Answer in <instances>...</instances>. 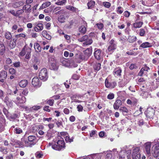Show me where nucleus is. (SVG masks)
Returning <instances> with one entry per match:
<instances>
[{"label": "nucleus", "instance_id": "1", "mask_svg": "<svg viewBox=\"0 0 159 159\" xmlns=\"http://www.w3.org/2000/svg\"><path fill=\"white\" fill-rule=\"evenodd\" d=\"M39 76L40 79L43 81H47L48 77V74L47 69L45 68L42 69L39 72Z\"/></svg>", "mask_w": 159, "mask_h": 159}, {"label": "nucleus", "instance_id": "2", "mask_svg": "<svg viewBox=\"0 0 159 159\" xmlns=\"http://www.w3.org/2000/svg\"><path fill=\"white\" fill-rule=\"evenodd\" d=\"M65 146V142L63 140H59L57 143V144L52 145V148L56 150H60L63 148Z\"/></svg>", "mask_w": 159, "mask_h": 159}, {"label": "nucleus", "instance_id": "3", "mask_svg": "<svg viewBox=\"0 0 159 159\" xmlns=\"http://www.w3.org/2000/svg\"><path fill=\"white\" fill-rule=\"evenodd\" d=\"M32 84L34 87L39 88L41 86L42 83L40 82L37 77H35L32 80Z\"/></svg>", "mask_w": 159, "mask_h": 159}, {"label": "nucleus", "instance_id": "4", "mask_svg": "<svg viewBox=\"0 0 159 159\" xmlns=\"http://www.w3.org/2000/svg\"><path fill=\"white\" fill-rule=\"evenodd\" d=\"M15 102L18 104L24 103L26 102V98L22 94H20L19 96L17 97Z\"/></svg>", "mask_w": 159, "mask_h": 159}, {"label": "nucleus", "instance_id": "5", "mask_svg": "<svg viewBox=\"0 0 159 159\" xmlns=\"http://www.w3.org/2000/svg\"><path fill=\"white\" fill-rule=\"evenodd\" d=\"M49 63L50 64V68L51 70H57L58 68V66L56 64V62L54 59L51 58L49 59Z\"/></svg>", "mask_w": 159, "mask_h": 159}, {"label": "nucleus", "instance_id": "6", "mask_svg": "<svg viewBox=\"0 0 159 159\" xmlns=\"http://www.w3.org/2000/svg\"><path fill=\"white\" fill-rule=\"evenodd\" d=\"M84 53L85 55V57H80V58L82 60H85L88 59V57H89L92 53V49L91 48H87L84 51Z\"/></svg>", "mask_w": 159, "mask_h": 159}, {"label": "nucleus", "instance_id": "7", "mask_svg": "<svg viewBox=\"0 0 159 159\" xmlns=\"http://www.w3.org/2000/svg\"><path fill=\"white\" fill-rule=\"evenodd\" d=\"M61 62L63 66L66 67H71V62L70 60L66 58H62L61 60Z\"/></svg>", "mask_w": 159, "mask_h": 159}, {"label": "nucleus", "instance_id": "8", "mask_svg": "<svg viewBox=\"0 0 159 159\" xmlns=\"http://www.w3.org/2000/svg\"><path fill=\"white\" fill-rule=\"evenodd\" d=\"M152 143L151 142H148L144 145V150L146 153L148 155L151 154V148Z\"/></svg>", "mask_w": 159, "mask_h": 159}, {"label": "nucleus", "instance_id": "9", "mask_svg": "<svg viewBox=\"0 0 159 159\" xmlns=\"http://www.w3.org/2000/svg\"><path fill=\"white\" fill-rule=\"evenodd\" d=\"M105 84L106 87L113 89L116 85V83L115 82H113L110 83L108 82L107 79H106L105 81Z\"/></svg>", "mask_w": 159, "mask_h": 159}, {"label": "nucleus", "instance_id": "10", "mask_svg": "<svg viewBox=\"0 0 159 159\" xmlns=\"http://www.w3.org/2000/svg\"><path fill=\"white\" fill-rule=\"evenodd\" d=\"M122 105L121 101L120 99H117L113 104V108L115 110H118Z\"/></svg>", "mask_w": 159, "mask_h": 159}, {"label": "nucleus", "instance_id": "11", "mask_svg": "<svg viewBox=\"0 0 159 159\" xmlns=\"http://www.w3.org/2000/svg\"><path fill=\"white\" fill-rule=\"evenodd\" d=\"M28 139L29 141L33 145H34L36 143L37 138L35 136L30 135L28 137Z\"/></svg>", "mask_w": 159, "mask_h": 159}, {"label": "nucleus", "instance_id": "12", "mask_svg": "<svg viewBox=\"0 0 159 159\" xmlns=\"http://www.w3.org/2000/svg\"><path fill=\"white\" fill-rule=\"evenodd\" d=\"M42 35L44 38L48 40H50L51 39L52 37L48 33L46 30H43L42 33Z\"/></svg>", "mask_w": 159, "mask_h": 159}, {"label": "nucleus", "instance_id": "13", "mask_svg": "<svg viewBox=\"0 0 159 159\" xmlns=\"http://www.w3.org/2000/svg\"><path fill=\"white\" fill-rule=\"evenodd\" d=\"M152 153L154 157H157L159 155V146H156L153 150Z\"/></svg>", "mask_w": 159, "mask_h": 159}, {"label": "nucleus", "instance_id": "14", "mask_svg": "<svg viewBox=\"0 0 159 159\" xmlns=\"http://www.w3.org/2000/svg\"><path fill=\"white\" fill-rule=\"evenodd\" d=\"M66 8L68 10L75 13L79 11L78 8L70 5L66 6Z\"/></svg>", "mask_w": 159, "mask_h": 159}, {"label": "nucleus", "instance_id": "15", "mask_svg": "<svg viewBox=\"0 0 159 159\" xmlns=\"http://www.w3.org/2000/svg\"><path fill=\"white\" fill-rule=\"evenodd\" d=\"M28 82L27 80H24L20 81L19 83V85L21 87L24 88L27 85Z\"/></svg>", "mask_w": 159, "mask_h": 159}, {"label": "nucleus", "instance_id": "16", "mask_svg": "<svg viewBox=\"0 0 159 159\" xmlns=\"http://www.w3.org/2000/svg\"><path fill=\"white\" fill-rule=\"evenodd\" d=\"M121 70L119 68H116L114 69L113 74L115 77L121 75Z\"/></svg>", "mask_w": 159, "mask_h": 159}, {"label": "nucleus", "instance_id": "17", "mask_svg": "<svg viewBox=\"0 0 159 159\" xmlns=\"http://www.w3.org/2000/svg\"><path fill=\"white\" fill-rule=\"evenodd\" d=\"M6 48L3 43H0V55H2L5 52Z\"/></svg>", "mask_w": 159, "mask_h": 159}, {"label": "nucleus", "instance_id": "18", "mask_svg": "<svg viewBox=\"0 0 159 159\" xmlns=\"http://www.w3.org/2000/svg\"><path fill=\"white\" fill-rule=\"evenodd\" d=\"M152 45L151 43L148 42H146L143 43L140 46V47L143 48L150 47L152 46Z\"/></svg>", "mask_w": 159, "mask_h": 159}, {"label": "nucleus", "instance_id": "19", "mask_svg": "<svg viewBox=\"0 0 159 159\" xmlns=\"http://www.w3.org/2000/svg\"><path fill=\"white\" fill-rule=\"evenodd\" d=\"M22 144L23 145V147H31L33 145L31 143H30L27 141L22 140Z\"/></svg>", "mask_w": 159, "mask_h": 159}, {"label": "nucleus", "instance_id": "20", "mask_svg": "<svg viewBox=\"0 0 159 159\" xmlns=\"http://www.w3.org/2000/svg\"><path fill=\"white\" fill-rule=\"evenodd\" d=\"M51 4V2L49 1L45 3H43L42 6L40 7L39 9H43L49 6Z\"/></svg>", "mask_w": 159, "mask_h": 159}, {"label": "nucleus", "instance_id": "21", "mask_svg": "<svg viewBox=\"0 0 159 159\" xmlns=\"http://www.w3.org/2000/svg\"><path fill=\"white\" fill-rule=\"evenodd\" d=\"M34 47L36 52H39L41 51V48L40 45L38 43H34Z\"/></svg>", "mask_w": 159, "mask_h": 159}, {"label": "nucleus", "instance_id": "22", "mask_svg": "<svg viewBox=\"0 0 159 159\" xmlns=\"http://www.w3.org/2000/svg\"><path fill=\"white\" fill-rule=\"evenodd\" d=\"M143 24V23L142 22H136L134 23L133 26L135 28H140L142 27Z\"/></svg>", "mask_w": 159, "mask_h": 159}, {"label": "nucleus", "instance_id": "23", "mask_svg": "<svg viewBox=\"0 0 159 159\" xmlns=\"http://www.w3.org/2000/svg\"><path fill=\"white\" fill-rule=\"evenodd\" d=\"M14 144L16 146V147L18 148H23V145L22 144V141H20L18 140L15 141Z\"/></svg>", "mask_w": 159, "mask_h": 159}, {"label": "nucleus", "instance_id": "24", "mask_svg": "<svg viewBox=\"0 0 159 159\" xmlns=\"http://www.w3.org/2000/svg\"><path fill=\"white\" fill-rule=\"evenodd\" d=\"M7 76V73L6 71L3 70L0 72V78L6 79Z\"/></svg>", "mask_w": 159, "mask_h": 159}, {"label": "nucleus", "instance_id": "25", "mask_svg": "<svg viewBox=\"0 0 159 159\" xmlns=\"http://www.w3.org/2000/svg\"><path fill=\"white\" fill-rule=\"evenodd\" d=\"M27 48H29V47H27L26 45H25L22 49L21 52L20 53V55L21 56H23L26 53H27Z\"/></svg>", "mask_w": 159, "mask_h": 159}, {"label": "nucleus", "instance_id": "26", "mask_svg": "<svg viewBox=\"0 0 159 159\" xmlns=\"http://www.w3.org/2000/svg\"><path fill=\"white\" fill-rule=\"evenodd\" d=\"M139 148L138 147H136L134 148L132 152V157L134 156H135L136 155H137L138 154H140L139 153Z\"/></svg>", "mask_w": 159, "mask_h": 159}, {"label": "nucleus", "instance_id": "27", "mask_svg": "<svg viewBox=\"0 0 159 159\" xmlns=\"http://www.w3.org/2000/svg\"><path fill=\"white\" fill-rule=\"evenodd\" d=\"M4 102L8 106H11L12 105V102L7 97H5L4 99Z\"/></svg>", "mask_w": 159, "mask_h": 159}, {"label": "nucleus", "instance_id": "28", "mask_svg": "<svg viewBox=\"0 0 159 159\" xmlns=\"http://www.w3.org/2000/svg\"><path fill=\"white\" fill-rule=\"evenodd\" d=\"M66 0H58L57 1L55 2V4L59 6H63L65 5L66 3Z\"/></svg>", "mask_w": 159, "mask_h": 159}, {"label": "nucleus", "instance_id": "29", "mask_svg": "<svg viewBox=\"0 0 159 159\" xmlns=\"http://www.w3.org/2000/svg\"><path fill=\"white\" fill-rule=\"evenodd\" d=\"M136 37L134 36H130L128 37V41L130 43H132L136 41Z\"/></svg>", "mask_w": 159, "mask_h": 159}, {"label": "nucleus", "instance_id": "30", "mask_svg": "<svg viewBox=\"0 0 159 159\" xmlns=\"http://www.w3.org/2000/svg\"><path fill=\"white\" fill-rule=\"evenodd\" d=\"M95 4V2L93 1L89 2L87 4L88 9H92L94 6Z\"/></svg>", "mask_w": 159, "mask_h": 159}, {"label": "nucleus", "instance_id": "31", "mask_svg": "<svg viewBox=\"0 0 159 159\" xmlns=\"http://www.w3.org/2000/svg\"><path fill=\"white\" fill-rule=\"evenodd\" d=\"M65 16L63 15H62L58 17V20L59 22L62 23L65 22Z\"/></svg>", "mask_w": 159, "mask_h": 159}, {"label": "nucleus", "instance_id": "32", "mask_svg": "<svg viewBox=\"0 0 159 159\" xmlns=\"http://www.w3.org/2000/svg\"><path fill=\"white\" fill-rule=\"evenodd\" d=\"M5 36L6 39L9 40L11 39L12 35L11 33L8 31H7L5 33Z\"/></svg>", "mask_w": 159, "mask_h": 159}, {"label": "nucleus", "instance_id": "33", "mask_svg": "<svg viewBox=\"0 0 159 159\" xmlns=\"http://www.w3.org/2000/svg\"><path fill=\"white\" fill-rule=\"evenodd\" d=\"M94 56L96 59L98 60H99V50L95 51L94 53Z\"/></svg>", "mask_w": 159, "mask_h": 159}, {"label": "nucleus", "instance_id": "34", "mask_svg": "<svg viewBox=\"0 0 159 159\" xmlns=\"http://www.w3.org/2000/svg\"><path fill=\"white\" fill-rule=\"evenodd\" d=\"M26 50H27V53L26 55L25 58L26 59H28L30 57V53L31 52V49L30 48H27Z\"/></svg>", "mask_w": 159, "mask_h": 159}, {"label": "nucleus", "instance_id": "35", "mask_svg": "<svg viewBox=\"0 0 159 159\" xmlns=\"http://www.w3.org/2000/svg\"><path fill=\"white\" fill-rule=\"evenodd\" d=\"M14 132L16 134H19L22 132V130L20 128L17 127L15 129Z\"/></svg>", "mask_w": 159, "mask_h": 159}, {"label": "nucleus", "instance_id": "36", "mask_svg": "<svg viewBox=\"0 0 159 159\" xmlns=\"http://www.w3.org/2000/svg\"><path fill=\"white\" fill-rule=\"evenodd\" d=\"M127 84L124 80H122L119 83V87H123L125 86Z\"/></svg>", "mask_w": 159, "mask_h": 159}, {"label": "nucleus", "instance_id": "37", "mask_svg": "<svg viewBox=\"0 0 159 159\" xmlns=\"http://www.w3.org/2000/svg\"><path fill=\"white\" fill-rule=\"evenodd\" d=\"M102 5L105 7L107 8H109L111 6V4L110 2H103Z\"/></svg>", "mask_w": 159, "mask_h": 159}, {"label": "nucleus", "instance_id": "38", "mask_svg": "<svg viewBox=\"0 0 159 159\" xmlns=\"http://www.w3.org/2000/svg\"><path fill=\"white\" fill-rule=\"evenodd\" d=\"M80 32L84 33L86 31V28L84 26H81L79 29Z\"/></svg>", "mask_w": 159, "mask_h": 159}, {"label": "nucleus", "instance_id": "39", "mask_svg": "<svg viewBox=\"0 0 159 159\" xmlns=\"http://www.w3.org/2000/svg\"><path fill=\"white\" fill-rule=\"evenodd\" d=\"M93 159H99V154L98 153H95L92 155L91 156Z\"/></svg>", "mask_w": 159, "mask_h": 159}, {"label": "nucleus", "instance_id": "40", "mask_svg": "<svg viewBox=\"0 0 159 159\" xmlns=\"http://www.w3.org/2000/svg\"><path fill=\"white\" fill-rule=\"evenodd\" d=\"M116 45H110L108 48V50L109 51H111L116 49Z\"/></svg>", "mask_w": 159, "mask_h": 159}, {"label": "nucleus", "instance_id": "41", "mask_svg": "<svg viewBox=\"0 0 159 159\" xmlns=\"http://www.w3.org/2000/svg\"><path fill=\"white\" fill-rule=\"evenodd\" d=\"M96 131L95 130H92L91 132L90 133V137L94 138V137H96V136H97V134H96Z\"/></svg>", "mask_w": 159, "mask_h": 159}, {"label": "nucleus", "instance_id": "42", "mask_svg": "<svg viewBox=\"0 0 159 159\" xmlns=\"http://www.w3.org/2000/svg\"><path fill=\"white\" fill-rule=\"evenodd\" d=\"M54 103V100L52 99H50L47 101V103L50 106H52Z\"/></svg>", "mask_w": 159, "mask_h": 159}, {"label": "nucleus", "instance_id": "43", "mask_svg": "<svg viewBox=\"0 0 159 159\" xmlns=\"http://www.w3.org/2000/svg\"><path fill=\"white\" fill-rule=\"evenodd\" d=\"M114 94L112 93H110L107 96V98L110 100L113 99L114 98Z\"/></svg>", "mask_w": 159, "mask_h": 159}, {"label": "nucleus", "instance_id": "44", "mask_svg": "<svg viewBox=\"0 0 159 159\" xmlns=\"http://www.w3.org/2000/svg\"><path fill=\"white\" fill-rule=\"evenodd\" d=\"M88 36L87 35H84L81 38L79 39V41L80 42L84 41H86L88 39Z\"/></svg>", "mask_w": 159, "mask_h": 159}, {"label": "nucleus", "instance_id": "45", "mask_svg": "<svg viewBox=\"0 0 159 159\" xmlns=\"http://www.w3.org/2000/svg\"><path fill=\"white\" fill-rule=\"evenodd\" d=\"M120 154L119 156V159H124L125 157V155H122V154L126 153V152L124 151H121V152H120Z\"/></svg>", "mask_w": 159, "mask_h": 159}, {"label": "nucleus", "instance_id": "46", "mask_svg": "<svg viewBox=\"0 0 159 159\" xmlns=\"http://www.w3.org/2000/svg\"><path fill=\"white\" fill-rule=\"evenodd\" d=\"M92 40L91 39H89L85 42L84 43V45L85 44L86 45H90L92 43Z\"/></svg>", "mask_w": 159, "mask_h": 159}, {"label": "nucleus", "instance_id": "47", "mask_svg": "<svg viewBox=\"0 0 159 159\" xmlns=\"http://www.w3.org/2000/svg\"><path fill=\"white\" fill-rule=\"evenodd\" d=\"M41 108L39 106H34L30 108V110H37Z\"/></svg>", "mask_w": 159, "mask_h": 159}, {"label": "nucleus", "instance_id": "48", "mask_svg": "<svg viewBox=\"0 0 159 159\" xmlns=\"http://www.w3.org/2000/svg\"><path fill=\"white\" fill-rule=\"evenodd\" d=\"M146 115L147 116L151 118L153 116V112H149L148 111H147L146 112Z\"/></svg>", "mask_w": 159, "mask_h": 159}, {"label": "nucleus", "instance_id": "49", "mask_svg": "<svg viewBox=\"0 0 159 159\" xmlns=\"http://www.w3.org/2000/svg\"><path fill=\"white\" fill-rule=\"evenodd\" d=\"M120 111H121L123 112L127 113L128 110L125 107H122L120 108Z\"/></svg>", "mask_w": 159, "mask_h": 159}, {"label": "nucleus", "instance_id": "50", "mask_svg": "<svg viewBox=\"0 0 159 159\" xmlns=\"http://www.w3.org/2000/svg\"><path fill=\"white\" fill-rule=\"evenodd\" d=\"M145 33V31L144 29H141L140 30L139 35L141 36H144Z\"/></svg>", "mask_w": 159, "mask_h": 159}, {"label": "nucleus", "instance_id": "51", "mask_svg": "<svg viewBox=\"0 0 159 159\" xmlns=\"http://www.w3.org/2000/svg\"><path fill=\"white\" fill-rule=\"evenodd\" d=\"M36 26L38 28H39V31H41L43 29V25L42 23H39L36 25Z\"/></svg>", "mask_w": 159, "mask_h": 159}, {"label": "nucleus", "instance_id": "52", "mask_svg": "<svg viewBox=\"0 0 159 159\" xmlns=\"http://www.w3.org/2000/svg\"><path fill=\"white\" fill-rule=\"evenodd\" d=\"M127 154V157L128 159H130V155L131 153V150H128L126 152Z\"/></svg>", "mask_w": 159, "mask_h": 159}, {"label": "nucleus", "instance_id": "53", "mask_svg": "<svg viewBox=\"0 0 159 159\" xmlns=\"http://www.w3.org/2000/svg\"><path fill=\"white\" fill-rule=\"evenodd\" d=\"M9 73L12 75L15 74L16 73L15 70L13 68H11L9 69Z\"/></svg>", "mask_w": 159, "mask_h": 159}, {"label": "nucleus", "instance_id": "54", "mask_svg": "<svg viewBox=\"0 0 159 159\" xmlns=\"http://www.w3.org/2000/svg\"><path fill=\"white\" fill-rule=\"evenodd\" d=\"M117 12L118 13H119L120 14H121L123 12V8L120 7H118Z\"/></svg>", "mask_w": 159, "mask_h": 159}, {"label": "nucleus", "instance_id": "55", "mask_svg": "<svg viewBox=\"0 0 159 159\" xmlns=\"http://www.w3.org/2000/svg\"><path fill=\"white\" fill-rule=\"evenodd\" d=\"M112 157V155L110 153L107 154L106 156V159H111Z\"/></svg>", "mask_w": 159, "mask_h": 159}, {"label": "nucleus", "instance_id": "56", "mask_svg": "<svg viewBox=\"0 0 159 159\" xmlns=\"http://www.w3.org/2000/svg\"><path fill=\"white\" fill-rule=\"evenodd\" d=\"M35 156L37 158H41L43 156V155L39 152H37L35 154Z\"/></svg>", "mask_w": 159, "mask_h": 159}, {"label": "nucleus", "instance_id": "57", "mask_svg": "<svg viewBox=\"0 0 159 159\" xmlns=\"http://www.w3.org/2000/svg\"><path fill=\"white\" fill-rule=\"evenodd\" d=\"M20 63L19 61L13 63V66L16 67H19L20 66Z\"/></svg>", "mask_w": 159, "mask_h": 159}, {"label": "nucleus", "instance_id": "58", "mask_svg": "<svg viewBox=\"0 0 159 159\" xmlns=\"http://www.w3.org/2000/svg\"><path fill=\"white\" fill-rule=\"evenodd\" d=\"M25 35L24 34H19L16 35V38H18L19 37H22V38H25Z\"/></svg>", "mask_w": 159, "mask_h": 159}, {"label": "nucleus", "instance_id": "59", "mask_svg": "<svg viewBox=\"0 0 159 159\" xmlns=\"http://www.w3.org/2000/svg\"><path fill=\"white\" fill-rule=\"evenodd\" d=\"M124 15L126 17H128L130 15V13L128 11H126L124 13Z\"/></svg>", "mask_w": 159, "mask_h": 159}, {"label": "nucleus", "instance_id": "60", "mask_svg": "<svg viewBox=\"0 0 159 159\" xmlns=\"http://www.w3.org/2000/svg\"><path fill=\"white\" fill-rule=\"evenodd\" d=\"M8 11L14 16H18V15L16 14V12L14 10H10Z\"/></svg>", "mask_w": 159, "mask_h": 159}, {"label": "nucleus", "instance_id": "61", "mask_svg": "<svg viewBox=\"0 0 159 159\" xmlns=\"http://www.w3.org/2000/svg\"><path fill=\"white\" fill-rule=\"evenodd\" d=\"M6 62L7 64L10 65L12 63V61L10 58H8L7 59Z\"/></svg>", "mask_w": 159, "mask_h": 159}, {"label": "nucleus", "instance_id": "62", "mask_svg": "<svg viewBox=\"0 0 159 159\" xmlns=\"http://www.w3.org/2000/svg\"><path fill=\"white\" fill-rule=\"evenodd\" d=\"M133 159H140V154H138L136 155L135 156L132 157Z\"/></svg>", "mask_w": 159, "mask_h": 159}, {"label": "nucleus", "instance_id": "63", "mask_svg": "<svg viewBox=\"0 0 159 159\" xmlns=\"http://www.w3.org/2000/svg\"><path fill=\"white\" fill-rule=\"evenodd\" d=\"M30 5L27 4L23 7V9L24 10H27L30 8Z\"/></svg>", "mask_w": 159, "mask_h": 159}, {"label": "nucleus", "instance_id": "64", "mask_svg": "<svg viewBox=\"0 0 159 159\" xmlns=\"http://www.w3.org/2000/svg\"><path fill=\"white\" fill-rule=\"evenodd\" d=\"M78 111H82L83 109V107L80 105H79L77 107Z\"/></svg>", "mask_w": 159, "mask_h": 159}]
</instances>
